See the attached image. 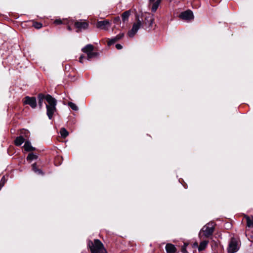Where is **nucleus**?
<instances>
[{
  "label": "nucleus",
  "mask_w": 253,
  "mask_h": 253,
  "mask_svg": "<svg viewBox=\"0 0 253 253\" xmlns=\"http://www.w3.org/2000/svg\"><path fill=\"white\" fill-rule=\"evenodd\" d=\"M38 104L40 109L45 104L46 114L49 119H52L53 114L56 111L57 100L49 94L44 95L40 93L38 96Z\"/></svg>",
  "instance_id": "obj_1"
},
{
  "label": "nucleus",
  "mask_w": 253,
  "mask_h": 253,
  "mask_svg": "<svg viewBox=\"0 0 253 253\" xmlns=\"http://www.w3.org/2000/svg\"><path fill=\"white\" fill-rule=\"evenodd\" d=\"M88 246L91 253H107L103 244L98 239H95L93 242L89 241Z\"/></svg>",
  "instance_id": "obj_2"
},
{
  "label": "nucleus",
  "mask_w": 253,
  "mask_h": 253,
  "mask_svg": "<svg viewBox=\"0 0 253 253\" xmlns=\"http://www.w3.org/2000/svg\"><path fill=\"white\" fill-rule=\"evenodd\" d=\"M214 230V222H211L205 225L201 229L200 233L201 236H204L208 238L211 236Z\"/></svg>",
  "instance_id": "obj_3"
},
{
  "label": "nucleus",
  "mask_w": 253,
  "mask_h": 253,
  "mask_svg": "<svg viewBox=\"0 0 253 253\" xmlns=\"http://www.w3.org/2000/svg\"><path fill=\"white\" fill-rule=\"evenodd\" d=\"M239 247L237 239L234 238H231L227 248L228 252L229 253H235L239 250Z\"/></svg>",
  "instance_id": "obj_4"
},
{
  "label": "nucleus",
  "mask_w": 253,
  "mask_h": 253,
  "mask_svg": "<svg viewBox=\"0 0 253 253\" xmlns=\"http://www.w3.org/2000/svg\"><path fill=\"white\" fill-rule=\"evenodd\" d=\"M142 25V22L141 20L140 19H138L136 23H135L133 24L132 26V28L128 32V35L129 37H133L134 35L137 32L138 30L139 29L140 27H141Z\"/></svg>",
  "instance_id": "obj_5"
},
{
  "label": "nucleus",
  "mask_w": 253,
  "mask_h": 253,
  "mask_svg": "<svg viewBox=\"0 0 253 253\" xmlns=\"http://www.w3.org/2000/svg\"><path fill=\"white\" fill-rule=\"evenodd\" d=\"M75 27L78 29L77 32H79L83 30L87 29L88 24L85 21L80 20V21H77L75 23Z\"/></svg>",
  "instance_id": "obj_6"
},
{
  "label": "nucleus",
  "mask_w": 253,
  "mask_h": 253,
  "mask_svg": "<svg viewBox=\"0 0 253 253\" xmlns=\"http://www.w3.org/2000/svg\"><path fill=\"white\" fill-rule=\"evenodd\" d=\"M24 103L29 105L32 108H35L37 106V101L35 97L26 96Z\"/></svg>",
  "instance_id": "obj_7"
},
{
  "label": "nucleus",
  "mask_w": 253,
  "mask_h": 253,
  "mask_svg": "<svg viewBox=\"0 0 253 253\" xmlns=\"http://www.w3.org/2000/svg\"><path fill=\"white\" fill-rule=\"evenodd\" d=\"M179 17L184 20H191L194 18V15L192 11L188 10L181 12Z\"/></svg>",
  "instance_id": "obj_8"
},
{
  "label": "nucleus",
  "mask_w": 253,
  "mask_h": 253,
  "mask_svg": "<svg viewBox=\"0 0 253 253\" xmlns=\"http://www.w3.org/2000/svg\"><path fill=\"white\" fill-rule=\"evenodd\" d=\"M98 28L106 30L110 27V23L108 20L98 21L96 24Z\"/></svg>",
  "instance_id": "obj_9"
},
{
  "label": "nucleus",
  "mask_w": 253,
  "mask_h": 253,
  "mask_svg": "<svg viewBox=\"0 0 253 253\" xmlns=\"http://www.w3.org/2000/svg\"><path fill=\"white\" fill-rule=\"evenodd\" d=\"M154 1L155 0H149V5H152L151 11L153 12H156L161 2V0H157L156 1Z\"/></svg>",
  "instance_id": "obj_10"
},
{
  "label": "nucleus",
  "mask_w": 253,
  "mask_h": 253,
  "mask_svg": "<svg viewBox=\"0 0 253 253\" xmlns=\"http://www.w3.org/2000/svg\"><path fill=\"white\" fill-rule=\"evenodd\" d=\"M124 36V33H120L117 35L115 37L112 38L110 39L109 42H108V44L109 45H110L111 44H114L116 42H117L118 41L122 39Z\"/></svg>",
  "instance_id": "obj_11"
},
{
  "label": "nucleus",
  "mask_w": 253,
  "mask_h": 253,
  "mask_svg": "<svg viewBox=\"0 0 253 253\" xmlns=\"http://www.w3.org/2000/svg\"><path fill=\"white\" fill-rule=\"evenodd\" d=\"M93 46L91 44H87L82 49V51L85 53L87 55L90 53L93 52Z\"/></svg>",
  "instance_id": "obj_12"
},
{
  "label": "nucleus",
  "mask_w": 253,
  "mask_h": 253,
  "mask_svg": "<svg viewBox=\"0 0 253 253\" xmlns=\"http://www.w3.org/2000/svg\"><path fill=\"white\" fill-rule=\"evenodd\" d=\"M244 218L247 221V226L248 227H253V216L244 215Z\"/></svg>",
  "instance_id": "obj_13"
},
{
  "label": "nucleus",
  "mask_w": 253,
  "mask_h": 253,
  "mask_svg": "<svg viewBox=\"0 0 253 253\" xmlns=\"http://www.w3.org/2000/svg\"><path fill=\"white\" fill-rule=\"evenodd\" d=\"M153 20L154 19L153 17V15L149 14L147 16L145 17L144 22L145 24L147 25L149 27H150L152 25Z\"/></svg>",
  "instance_id": "obj_14"
},
{
  "label": "nucleus",
  "mask_w": 253,
  "mask_h": 253,
  "mask_svg": "<svg viewBox=\"0 0 253 253\" xmlns=\"http://www.w3.org/2000/svg\"><path fill=\"white\" fill-rule=\"evenodd\" d=\"M166 250L168 253H174L176 252L175 246L171 244H167L166 246Z\"/></svg>",
  "instance_id": "obj_15"
},
{
  "label": "nucleus",
  "mask_w": 253,
  "mask_h": 253,
  "mask_svg": "<svg viewBox=\"0 0 253 253\" xmlns=\"http://www.w3.org/2000/svg\"><path fill=\"white\" fill-rule=\"evenodd\" d=\"M24 148L26 151H33L36 149L35 148L32 146L31 143L29 141H25Z\"/></svg>",
  "instance_id": "obj_16"
},
{
  "label": "nucleus",
  "mask_w": 253,
  "mask_h": 253,
  "mask_svg": "<svg viewBox=\"0 0 253 253\" xmlns=\"http://www.w3.org/2000/svg\"><path fill=\"white\" fill-rule=\"evenodd\" d=\"M25 141V139L23 137V136H19L15 138L14 141L15 145L19 146H20L24 141Z\"/></svg>",
  "instance_id": "obj_17"
},
{
  "label": "nucleus",
  "mask_w": 253,
  "mask_h": 253,
  "mask_svg": "<svg viewBox=\"0 0 253 253\" xmlns=\"http://www.w3.org/2000/svg\"><path fill=\"white\" fill-rule=\"evenodd\" d=\"M208 243H209V241H206V240L201 242L199 246V248H198L199 251H201L205 250V248H206Z\"/></svg>",
  "instance_id": "obj_18"
},
{
  "label": "nucleus",
  "mask_w": 253,
  "mask_h": 253,
  "mask_svg": "<svg viewBox=\"0 0 253 253\" xmlns=\"http://www.w3.org/2000/svg\"><path fill=\"white\" fill-rule=\"evenodd\" d=\"M130 13L129 11H126L124 12L122 15V19L124 22L127 21L129 16H130Z\"/></svg>",
  "instance_id": "obj_19"
},
{
  "label": "nucleus",
  "mask_w": 253,
  "mask_h": 253,
  "mask_svg": "<svg viewBox=\"0 0 253 253\" xmlns=\"http://www.w3.org/2000/svg\"><path fill=\"white\" fill-rule=\"evenodd\" d=\"M60 134L63 138L66 137L69 133L65 128H61L60 131Z\"/></svg>",
  "instance_id": "obj_20"
},
{
  "label": "nucleus",
  "mask_w": 253,
  "mask_h": 253,
  "mask_svg": "<svg viewBox=\"0 0 253 253\" xmlns=\"http://www.w3.org/2000/svg\"><path fill=\"white\" fill-rule=\"evenodd\" d=\"M37 158H38V156L36 154H35L33 153H30L28 155V156L27 157V160L32 161L33 160L37 159Z\"/></svg>",
  "instance_id": "obj_21"
},
{
  "label": "nucleus",
  "mask_w": 253,
  "mask_h": 253,
  "mask_svg": "<svg viewBox=\"0 0 253 253\" xmlns=\"http://www.w3.org/2000/svg\"><path fill=\"white\" fill-rule=\"evenodd\" d=\"M98 55L97 52H92L87 55V58L88 60H91L92 58L96 57Z\"/></svg>",
  "instance_id": "obj_22"
},
{
  "label": "nucleus",
  "mask_w": 253,
  "mask_h": 253,
  "mask_svg": "<svg viewBox=\"0 0 253 253\" xmlns=\"http://www.w3.org/2000/svg\"><path fill=\"white\" fill-rule=\"evenodd\" d=\"M68 105L71 107V108L73 110H77L78 109V107L77 106V105L73 103V102H69L68 103Z\"/></svg>",
  "instance_id": "obj_23"
},
{
  "label": "nucleus",
  "mask_w": 253,
  "mask_h": 253,
  "mask_svg": "<svg viewBox=\"0 0 253 253\" xmlns=\"http://www.w3.org/2000/svg\"><path fill=\"white\" fill-rule=\"evenodd\" d=\"M188 246V244L186 243H184L183 244V246H182L181 248V252L182 253H187V252L186 251V248Z\"/></svg>",
  "instance_id": "obj_24"
},
{
  "label": "nucleus",
  "mask_w": 253,
  "mask_h": 253,
  "mask_svg": "<svg viewBox=\"0 0 253 253\" xmlns=\"http://www.w3.org/2000/svg\"><path fill=\"white\" fill-rule=\"evenodd\" d=\"M32 169L35 172H37V170L38 169L37 168L36 164L35 163L32 165Z\"/></svg>",
  "instance_id": "obj_25"
},
{
  "label": "nucleus",
  "mask_w": 253,
  "mask_h": 253,
  "mask_svg": "<svg viewBox=\"0 0 253 253\" xmlns=\"http://www.w3.org/2000/svg\"><path fill=\"white\" fill-rule=\"evenodd\" d=\"M34 26L36 28L39 29L42 27V24L40 23H37Z\"/></svg>",
  "instance_id": "obj_26"
},
{
  "label": "nucleus",
  "mask_w": 253,
  "mask_h": 253,
  "mask_svg": "<svg viewBox=\"0 0 253 253\" xmlns=\"http://www.w3.org/2000/svg\"><path fill=\"white\" fill-rule=\"evenodd\" d=\"M120 21V18L119 17H117L114 18V22L117 23Z\"/></svg>",
  "instance_id": "obj_27"
},
{
  "label": "nucleus",
  "mask_w": 253,
  "mask_h": 253,
  "mask_svg": "<svg viewBox=\"0 0 253 253\" xmlns=\"http://www.w3.org/2000/svg\"><path fill=\"white\" fill-rule=\"evenodd\" d=\"M38 174H41V175H43V172L42 171V170L41 169H38L37 170V172H36Z\"/></svg>",
  "instance_id": "obj_28"
},
{
  "label": "nucleus",
  "mask_w": 253,
  "mask_h": 253,
  "mask_svg": "<svg viewBox=\"0 0 253 253\" xmlns=\"http://www.w3.org/2000/svg\"><path fill=\"white\" fill-rule=\"evenodd\" d=\"M116 47L118 49H121L123 48V46L120 44H116Z\"/></svg>",
  "instance_id": "obj_29"
},
{
  "label": "nucleus",
  "mask_w": 253,
  "mask_h": 253,
  "mask_svg": "<svg viewBox=\"0 0 253 253\" xmlns=\"http://www.w3.org/2000/svg\"><path fill=\"white\" fill-rule=\"evenodd\" d=\"M54 23L57 24H61L62 23V21L59 19H57V20H55Z\"/></svg>",
  "instance_id": "obj_30"
},
{
  "label": "nucleus",
  "mask_w": 253,
  "mask_h": 253,
  "mask_svg": "<svg viewBox=\"0 0 253 253\" xmlns=\"http://www.w3.org/2000/svg\"><path fill=\"white\" fill-rule=\"evenodd\" d=\"M84 58V56L83 55H81L80 57V59H79V61L80 63H83V58Z\"/></svg>",
  "instance_id": "obj_31"
},
{
  "label": "nucleus",
  "mask_w": 253,
  "mask_h": 253,
  "mask_svg": "<svg viewBox=\"0 0 253 253\" xmlns=\"http://www.w3.org/2000/svg\"><path fill=\"white\" fill-rule=\"evenodd\" d=\"M5 177L3 176L2 177V178H1V181H0V182L1 183H3V182H4H4H5Z\"/></svg>",
  "instance_id": "obj_32"
},
{
  "label": "nucleus",
  "mask_w": 253,
  "mask_h": 253,
  "mask_svg": "<svg viewBox=\"0 0 253 253\" xmlns=\"http://www.w3.org/2000/svg\"><path fill=\"white\" fill-rule=\"evenodd\" d=\"M25 137L26 138H28L29 137V132L25 131Z\"/></svg>",
  "instance_id": "obj_33"
},
{
  "label": "nucleus",
  "mask_w": 253,
  "mask_h": 253,
  "mask_svg": "<svg viewBox=\"0 0 253 253\" xmlns=\"http://www.w3.org/2000/svg\"><path fill=\"white\" fill-rule=\"evenodd\" d=\"M4 185V182L1 183L0 182V190L1 189V188L3 187V186Z\"/></svg>",
  "instance_id": "obj_34"
},
{
  "label": "nucleus",
  "mask_w": 253,
  "mask_h": 253,
  "mask_svg": "<svg viewBox=\"0 0 253 253\" xmlns=\"http://www.w3.org/2000/svg\"><path fill=\"white\" fill-rule=\"evenodd\" d=\"M67 29H68V30L69 31H71V30H72V29H71V27H70V26H68V28H67Z\"/></svg>",
  "instance_id": "obj_35"
}]
</instances>
